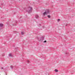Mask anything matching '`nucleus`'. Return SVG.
<instances>
[{"label":"nucleus","instance_id":"13","mask_svg":"<svg viewBox=\"0 0 75 75\" xmlns=\"http://www.w3.org/2000/svg\"><path fill=\"white\" fill-rule=\"evenodd\" d=\"M38 26L39 27H40V26H41V24H40Z\"/></svg>","mask_w":75,"mask_h":75},{"label":"nucleus","instance_id":"10","mask_svg":"<svg viewBox=\"0 0 75 75\" xmlns=\"http://www.w3.org/2000/svg\"><path fill=\"white\" fill-rule=\"evenodd\" d=\"M47 17H48V18H51V16H50V15L47 16Z\"/></svg>","mask_w":75,"mask_h":75},{"label":"nucleus","instance_id":"6","mask_svg":"<svg viewBox=\"0 0 75 75\" xmlns=\"http://www.w3.org/2000/svg\"><path fill=\"white\" fill-rule=\"evenodd\" d=\"M8 56H9V57H12V55H11V53H10L8 54Z\"/></svg>","mask_w":75,"mask_h":75},{"label":"nucleus","instance_id":"14","mask_svg":"<svg viewBox=\"0 0 75 75\" xmlns=\"http://www.w3.org/2000/svg\"><path fill=\"white\" fill-rule=\"evenodd\" d=\"M27 62H28V63H29V62H29V61H28Z\"/></svg>","mask_w":75,"mask_h":75},{"label":"nucleus","instance_id":"12","mask_svg":"<svg viewBox=\"0 0 75 75\" xmlns=\"http://www.w3.org/2000/svg\"><path fill=\"white\" fill-rule=\"evenodd\" d=\"M44 42H47V41L45 40Z\"/></svg>","mask_w":75,"mask_h":75},{"label":"nucleus","instance_id":"5","mask_svg":"<svg viewBox=\"0 0 75 75\" xmlns=\"http://www.w3.org/2000/svg\"><path fill=\"white\" fill-rule=\"evenodd\" d=\"M35 17L36 18H38V17H39V16H38V15H36L35 16Z\"/></svg>","mask_w":75,"mask_h":75},{"label":"nucleus","instance_id":"1","mask_svg":"<svg viewBox=\"0 0 75 75\" xmlns=\"http://www.w3.org/2000/svg\"><path fill=\"white\" fill-rule=\"evenodd\" d=\"M33 10V7L29 6L28 8L27 9L26 11L28 12V13H31V11Z\"/></svg>","mask_w":75,"mask_h":75},{"label":"nucleus","instance_id":"2","mask_svg":"<svg viewBox=\"0 0 75 75\" xmlns=\"http://www.w3.org/2000/svg\"><path fill=\"white\" fill-rule=\"evenodd\" d=\"M49 13H50V11H49V9H47L43 13V16H45V14L47 15V14H48Z\"/></svg>","mask_w":75,"mask_h":75},{"label":"nucleus","instance_id":"8","mask_svg":"<svg viewBox=\"0 0 75 75\" xmlns=\"http://www.w3.org/2000/svg\"><path fill=\"white\" fill-rule=\"evenodd\" d=\"M13 67H13V65H11V69H13Z\"/></svg>","mask_w":75,"mask_h":75},{"label":"nucleus","instance_id":"15","mask_svg":"<svg viewBox=\"0 0 75 75\" xmlns=\"http://www.w3.org/2000/svg\"><path fill=\"white\" fill-rule=\"evenodd\" d=\"M1 69H3V67H1Z\"/></svg>","mask_w":75,"mask_h":75},{"label":"nucleus","instance_id":"9","mask_svg":"<svg viewBox=\"0 0 75 75\" xmlns=\"http://www.w3.org/2000/svg\"><path fill=\"white\" fill-rule=\"evenodd\" d=\"M21 34L22 35H23V34H24V33L23 32H21Z\"/></svg>","mask_w":75,"mask_h":75},{"label":"nucleus","instance_id":"7","mask_svg":"<svg viewBox=\"0 0 75 75\" xmlns=\"http://www.w3.org/2000/svg\"><path fill=\"white\" fill-rule=\"evenodd\" d=\"M54 71H55V72H58V70L57 69H55L54 70Z\"/></svg>","mask_w":75,"mask_h":75},{"label":"nucleus","instance_id":"16","mask_svg":"<svg viewBox=\"0 0 75 75\" xmlns=\"http://www.w3.org/2000/svg\"><path fill=\"white\" fill-rule=\"evenodd\" d=\"M16 25V24H15V25Z\"/></svg>","mask_w":75,"mask_h":75},{"label":"nucleus","instance_id":"4","mask_svg":"<svg viewBox=\"0 0 75 75\" xmlns=\"http://www.w3.org/2000/svg\"><path fill=\"white\" fill-rule=\"evenodd\" d=\"M3 27V24H0V27Z\"/></svg>","mask_w":75,"mask_h":75},{"label":"nucleus","instance_id":"11","mask_svg":"<svg viewBox=\"0 0 75 75\" xmlns=\"http://www.w3.org/2000/svg\"><path fill=\"white\" fill-rule=\"evenodd\" d=\"M60 21V20L59 19H58L57 20V22H59Z\"/></svg>","mask_w":75,"mask_h":75},{"label":"nucleus","instance_id":"19","mask_svg":"<svg viewBox=\"0 0 75 75\" xmlns=\"http://www.w3.org/2000/svg\"><path fill=\"white\" fill-rule=\"evenodd\" d=\"M19 1H20V0H19Z\"/></svg>","mask_w":75,"mask_h":75},{"label":"nucleus","instance_id":"17","mask_svg":"<svg viewBox=\"0 0 75 75\" xmlns=\"http://www.w3.org/2000/svg\"><path fill=\"white\" fill-rule=\"evenodd\" d=\"M43 28H44V26H43Z\"/></svg>","mask_w":75,"mask_h":75},{"label":"nucleus","instance_id":"3","mask_svg":"<svg viewBox=\"0 0 75 75\" xmlns=\"http://www.w3.org/2000/svg\"><path fill=\"white\" fill-rule=\"evenodd\" d=\"M44 40V37L42 36L40 38V41H42V40Z\"/></svg>","mask_w":75,"mask_h":75},{"label":"nucleus","instance_id":"18","mask_svg":"<svg viewBox=\"0 0 75 75\" xmlns=\"http://www.w3.org/2000/svg\"><path fill=\"white\" fill-rule=\"evenodd\" d=\"M16 23H17V22H16Z\"/></svg>","mask_w":75,"mask_h":75}]
</instances>
